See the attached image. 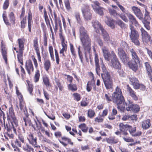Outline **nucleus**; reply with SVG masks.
Wrapping results in <instances>:
<instances>
[{
	"label": "nucleus",
	"mask_w": 152,
	"mask_h": 152,
	"mask_svg": "<svg viewBox=\"0 0 152 152\" xmlns=\"http://www.w3.org/2000/svg\"><path fill=\"white\" fill-rule=\"evenodd\" d=\"M18 41L19 47V52H23L24 45L23 40L22 39H18Z\"/></svg>",
	"instance_id": "30"
},
{
	"label": "nucleus",
	"mask_w": 152,
	"mask_h": 152,
	"mask_svg": "<svg viewBox=\"0 0 152 152\" xmlns=\"http://www.w3.org/2000/svg\"><path fill=\"white\" fill-rule=\"evenodd\" d=\"M83 14L85 19L86 20H90L91 18V14L89 12L88 7H84L82 9Z\"/></svg>",
	"instance_id": "11"
},
{
	"label": "nucleus",
	"mask_w": 152,
	"mask_h": 152,
	"mask_svg": "<svg viewBox=\"0 0 152 152\" xmlns=\"http://www.w3.org/2000/svg\"><path fill=\"white\" fill-rule=\"evenodd\" d=\"M117 23L122 28H124L126 27V24L120 20H118Z\"/></svg>",
	"instance_id": "51"
},
{
	"label": "nucleus",
	"mask_w": 152,
	"mask_h": 152,
	"mask_svg": "<svg viewBox=\"0 0 152 152\" xmlns=\"http://www.w3.org/2000/svg\"><path fill=\"white\" fill-rule=\"evenodd\" d=\"M79 127L81 129L82 131L85 133L88 131V127L86 126L84 124H81L79 126Z\"/></svg>",
	"instance_id": "45"
},
{
	"label": "nucleus",
	"mask_w": 152,
	"mask_h": 152,
	"mask_svg": "<svg viewBox=\"0 0 152 152\" xmlns=\"http://www.w3.org/2000/svg\"><path fill=\"white\" fill-rule=\"evenodd\" d=\"M49 51L51 59L53 61H54V57L53 54V47L51 46H50L49 47Z\"/></svg>",
	"instance_id": "44"
},
{
	"label": "nucleus",
	"mask_w": 152,
	"mask_h": 152,
	"mask_svg": "<svg viewBox=\"0 0 152 152\" xmlns=\"http://www.w3.org/2000/svg\"><path fill=\"white\" fill-rule=\"evenodd\" d=\"M147 19H144L142 20V22L144 24V27L148 30H150V22L146 20Z\"/></svg>",
	"instance_id": "32"
},
{
	"label": "nucleus",
	"mask_w": 152,
	"mask_h": 152,
	"mask_svg": "<svg viewBox=\"0 0 152 152\" xmlns=\"http://www.w3.org/2000/svg\"><path fill=\"white\" fill-rule=\"evenodd\" d=\"M94 61L95 66V71L97 74L100 76V69L99 64V60L97 54L96 53H95Z\"/></svg>",
	"instance_id": "13"
},
{
	"label": "nucleus",
	"mask_w": 152,
	"mask_h": 152,
	"mask_svg": "<svg viewBox=\"0 0 152 152\" xmlns=\"http://www.w3.org/2000/svg\"><path fill=\"white\" fill-rule=\"evenodd\" d=\"M40 77L39 71V70H37L35 74L34 78V81L35 83H37Z\"/></svg>",
	"instance_id": "42"
},
{
	"label": "nucleus",
	"mask_w": 152,
	"mask_h": 152,
	"mask_svg": "<svg viewBox=\"0 0 152 152\" xmlns=\"http://www.w3.org/2000/svg\"><path fill=\"white\" fill-rule=\"evenodd\" d=\"M10 121V123L7 124L6 125H4L5 129L8 132H10L12 129H13L14 132L16 134V128L18 126V121L12 120Z\"/></svg>",
	"instance_id": "5"
},
{
	"label": "nucleus",
	"mask_w": 152,
	"mask_h": 152,
	"mask_svg": "<svg viewBox=\"0 0 152 152\" xmlns=\"http://www.w3.org/2000/svg\"><path fill=\"white\" fill-rule=\"evenodd\" d=\"M151 126L149 119L143 120L141 122V126L142 129L145 130L148 129Z\"/></svg>",
	"instance_id": "22"
},
{
	"label": "nucleus",
	"mask_w": 152,
	"mask_h": 152,
	"mask_svg": "<svg viewBox=\"0 0 152 152\" xmlns=\"http://www.w3.org/2000/svg\"><path fill=\"white\" fill-rule=\"evenodd\" d=\"M127 91H128L130 96L132 98L135 100H136L138 99L134 91L129 86V85L127 86Z\"/></svg>",
	"instance_id": "25"
},
{
	"label": "nucleus",
	"mask_w": 152,
	"mask_h": 152,
	"mask_svg": "<svg viewBox=\"0 0 152 152\" xmlns=\"http://www.w3.org/2000/svg\"><path fill=\"white\" fill-rule=\"evenodd\" d=\"M113 102L115 103L118 110L121 112H124L125 110V106H126V110L128 111H132L133 103L130 101L129 103H126L125 101L121 91L119 88L117 87L115 91L112 94Z\"/></svg>",
	"instance_id": "1"
},
{
	"label": "nucleus",
	"mask_w": 152,
	"mask_h": 152,
	"mask_svg": "<svg viewBox=\"0 0 152 152\" xmlns=\"http://www.w3.org/2000/svg\"><path fill=\"white\" fill-rule=\"evenodd\" d=\"M9 18L10 21L13 24H15V19L14 17V15L13 13L12 12H11L9 14Z\"/></svg>",
	"instance_id": "43"
},
{
	"label": "nucleus",
	"mask_w": 152,
	"mask_h": 152,
	"mask_svg": "<svg viewBox=\"0 0 152 152\" xmlns=\"http://www.w3.org/2000/svg\"><path fill=\"white\" fill-rule=\"evenodd\" d=\"M43 81L44 84L47 87H49L50 85L49 80L46 75L42 77Z\"/></svg>",
	"instance_id": "33"
},
{
	"label": "nucleus",
	"mask_w": 152,
	"mask_h": 152,
	"mask_svg": "<svg viewBox=\"0 0 152 152\" xmlns=\"http://www.w3.org/2000/svg\"><path fill=\"white\" fill-rule=\"evenodd\" d=\"M1 53L3 58L5 61V62L7 63V49L5 47V45L3 42L2 41L1 44Z\"/></svg>",
	"instance_id": "17"
},
{
	"label": "nucleus",
	"mask_w": 152,
	"mask_h": 152,
	"mask_svg": "<svg viewBox=\"0 0 152 152\" xmlns=\"http://www.w3.org/2000/svg\"><path fill=\"white\" fill-rule=\"evenodd\" d=\"M55 82L58 87L59 88V90L60 91H62L64 88L63 86L61 85V83L59 82L58 80H56Z\"/></svg>",
	"instance_id": "60"
},
{
	"label": "nucleus",
	"mask_w": 152,
	"mask_h": 152,
	"mask_svg": "<svg viewBox=\"0 0 152 152\" xmlns=\"http://www.w3.org/2000/svg\"><path fill=\"white\" fill-rule=\"evenodd\" d=\"M92 81H88L87 83L86 90L88 92L90 91L91 90V87H92Z\"/></svg>",
	"instance_id": "52"
},
{
	"label": "nucleus",
	"mask_w": 152,
	"mask_h": 152,
	"mask_svg": "<svg viewBox=\"0 0 152 152\" xmlns=\"http://www.w3.org/2000/svg\"><path fill=\"white\" fill-rule=\"evenodd\" d=\"M91 5L94 10L101 7L100 6V3L96 1H93L92 4Z\"/></svg>",
	"instance_id": "39"
},
{
	"label": "nucleus",
	"mask_w": 152,
	"mask_h": 152,
	"mask_svg": "<svg viewBox=\"0 0 152 152\" xmlns=\"http://www.w3.org/2000/svg\"><path fill=\"white\" fill-rule=\"evenodd\" d=\"M104 10L103 8L101 7L94 10L96 13L100 15H104L103 10Z\"/></svg>",
	"instance_id": "38"
},
{
	"label": "nucleus",
	"mask_w": 152,
	"mask_h": 152,
	"mask_svg": "<svg viewBox=\"0 0 152 152\" xmlns=\"http://www.w3.org/2000/svg\"><path fill=\"white\" fill-rule=\"evenodd\" d=\"M26 148H24V151H26L27 152H30L31 151H33L34 149L33 148L29 146L27 144L26 145Z\"/></svg>",
	"instance_id": "62"
},
{
	"label": "nucleus",
	"mask_w": 152,
	"mask_h": 152,
	"mask_svg": "<svg viewBox=\"0 0 152 152\" xmlns=\"http://www.w3.org/2000/svg\"><path fill=\"white\" fill-rule=\"evenodd\" d=\"M75 16L77 23L80 24H81L82 22L80 18L79 13L78 12L75 13Z\"/></svg>",
	"instance_id": "48"
},
{
	"label": "nucleus",
	"mask_w": 152,
	"mask_h": 152,
	"mask_svg": "<svg viewBox=\"0 0 152 152\" xmlns=\"http://www.w3.org/2000/svg\"><path fill=\"white\" fill-rule=\"evenodd\" d=\"M50 66L51 64L50 61L49 60H45L44 64V66L45 69L47 72H48Z\"/></svg>",
	"instance_id": "35"
},
{
	"label": "nucleus",
	"mask_w": 152,
	"mask_h": 152,
	"mask_svg": "<svg viewBox=\"0 0 152 152\" xmlns=\"http://www.w3.org/2000/svg\"><path fill=\"white\" fill-rule=\"evenodd\" d=\"M126 15L129 19V21L132 24H134L136 26H139L138 22L136 20V18L133 15L130 13H127Z\"/></svg>",
	"instance_id": "21"
},
{
	"label": "nucleus",
	"mask_w": 152,
	"mask_h": 152,
	"mask_svg": "<svg viewBox=\"0 0 152 152\" xmlns=\"http://www.w3.org/2000/svg\"><path fill=\"white\" fill-rule=\"evenodd\" d=\"M107 20H105V23L108 26L113 28L114 27V22L113 20L110 18L106 16Z\"/></svg>",
	"instance_id": "26"
},
{
	"label": "nucleus",
	"mask_w": 152,
	"mask_h": 152,
	"mask_svg": "<svg viewBox=\"0 0 152 152\" xmlns=\"http://www.w3.org/2000/svg\"><path fill=\"white\" fill-rule=\"evenodd\" d=\"M23 120L25 122L26 126L28 125L29 126H31L34 130H36V128L34 125L31 123L30 119L28 118L27 115H26L25 117H23Z\"/></svg>",
	"instance_id": "23"
},
{
	"label": "nucleus",
	"mask_w": 152,
	"mask_h": 152,
	"mask_svg": "<svg viewBox=\"0 0 152 152\" xmlns=\"http://www.w3.org/2000/svg\"><path fill=\"white\" fill-rule=\"evenodd\" d=\"M101 68L102 70V73H101L102 77L110 75L105 65L103 63L102 60V63L101 64Z\"/></svg>",
	"instance_id": "18"
},
{
	"label": "nucleus",
	"mask_w": 152,
	"mask_h": 152,
	"mask_svg": "<svg viewBox=\"0 0 152 152\" xmlns=\"http://www.w3.org/2000/svg\"><path fill=\"white\" fill-rule=\"evenodd\" d=\"M132 11L135 15L140 20L143 19V15L140 9L138 7L133 6L132 8Z\"/></svg>",
	"instance_id": "15"
},
{
	"label": "nucleus",
	"mask_w": 152,
	"mask_h": 152,
	"mask_svg": "<svg viewBox=\"0 0 152 152\" xmlns=\"http://www.w3.org/2000/svg\"><path fill=\"white\" fill-rule=\"evenodd\" d=\"M116 3L117 5L118 6V7L120 8V9L123 12L122 13L124 14V15L125 14H126L127 13H126V10H125V8L119 4L118 2Z\"/></svg>",
	"instance_id": "53"
},
{
	"label": "nucleus",
	"mask_w": 152,
	"mask_h": 152,
	"mask_svg": "<svg viewBox=\"0 0 152 152\" xmlns=\"http://www.w3.org/2000/svg\"><path fill=\"white\" fill-rule=\"evenodd\" d=\"M13 108L11 107L9 109V114L7 113V119L9 120H17L16 119L13 112Z\"/></svg>",
	"instance_id": "20"
},
{
	"label": "nucleus",
	"mask_w": 152,
	"mask_h": 152,
	"mask_svg": "<svg viewBox=\"0 0 152 152\" xmlns=\"http://www.w3.org/2000/svg\"><path fill=\"white\" fill-rule=\"evenodd\" d=\"M61 139L62 140L67 141L69 144L71 145H73V142H71V140L69 138L65 137H61Z\"/></svg>",
	"instance_id": "61"
},
{
	"label": "nucleus",
	"mask_w": 152,
	"mask_h": 152,
	"mask_svg": "<svg viewBox=\"0 0 152 152\" xmlns=\"http://www.w3.org/2000/svg\"><path fill=\"white\" fill-rule=\"evenodd\" d=\"M16 94L18 97L19 102L23 101V96L19 92L17 87L16 88Z\"/></svg>",
	"instance_id": "41"
},
{
	"label": "nucleus",
	"mask_w": 152,
	"mask_h": 152,
	"mask_svg": "<svg viewBox=\"0 0 152 152\" xmlns=\"http://www.w3.org/2000/svg\"><path fill=\"white\" fill-rule=\"evenodd\" d=\"M91 23L95 31L97 33H99V29L101 31L102 28H104L100 23L96 20H92Z\"/></svg>",
	"instance_id": "10"
},
{
	"label": "nucleus",
	"mask_w": 152,
	"mask_h": 152,
	"mask_svg": "<svg viewBox=\"0 0 152 152\" xmlns=\"http://www.w3.org/2000/svg\"><path fill=\"white\" fill-rule=\"evenodd\" d=\"M54 50L56 62L57 64H59V58L58 53L56 49H55Z\"/></svg>",
	"instance_id": "58"
},
{
	"label": "nucleus",
	"mask_w": 152,
	"mask_h": 152,
	"mask_svg": "<svg viewBox=\"0 0 152 152\" xmlns=\"http://www.w3.org/2000/svg\"><path fill=\"white\" fill-rule=\"evenodd\" d=\"M80 39L83 49V52L86 58L90 54L91 49V40L87 31L82 26L80 27Z\"/></svg>",
	"instance_id": "2"
},
{
	"label": "nucleus",
	"mask_w": 152,
	"mask_h": 152,
	"mask_svg": "<svg viewBox=\"0 0 152 152\" xmlns=\"http://www.w3.org/2000/svg\"><path fill=\"white\" fill-rule=\"evenodd\" d=\"M118 54L120 57V56H123L126 54V53L123 50L122 48H119L118 49Z\"/></svg>",
	"instance_id": "59"
},
{
	"label": "nucleus",
	"mask_w": 152,
	"mask_h": 152,
	"mask_svg": "<svg viewBox=\"0 0 152 152\" xmlns=\"http://www.w3.org/2000/svg\"><path fill=\"white\" fill-rule=\"evenodd\" d=\"M29 142L34 148H38L39 146L37 144V138L32 134H29L27 137Z\"/></svg>",
	"instance_id": "9"
},
{
	"label": "nucleus",
	"mask_w": 152,
	"mask_h": 152,
	"mask_svg": "<svg viewBox=\"0 0 152 152\" xmlns=\"http://www.w3.org/2000/svg\"><path fill=\"white\" fill-rule=\"evenodd\" d=\"M70 50L72 55L75 58H76V51L74 47V46L73 44L72 43H70Z\"/></svg>",
	"instance_id": "40"
},
{
	"label": "nucleus",
	"mask_w": 152,
	"mask_h": 152,
	"mask_svg": "<svg viewBox=\"0 0 152 152\" xmlns=\"http://www.w3.org/2000/svg\"><path fill=\"white\" fill-rule=\"evenodd\" d=\"M102 117L101 115L100 116L96 117L95 119V121L98 123L102 122L104 119Z\"/></svg>",
	"instance_id": "64"
},
{
	"label": "nucleus",
	"mask_w": 152,
	"mask_h": 152,
	"mask_svg": "<svg viewBox=\"0 0 152 152\" xmlns=\"http://www.w3.org/2000/svg\"><path fill=\"white\" fill-rule=\"evenodd\" d=\"M130 28L131 32L129 33V37L131 40L136 45H139L140 43L138 40L139 35L138 32L135 29L134 26L132 25H130Z\"/></svg>",
	"instance_id": "3"
},
{
	"label": "nucleus",
	"mask_w": 152,
	"mask_h": 152,
	"mask_svg": "<svg viewBox=\"0 0 152 152\" xmlns=\"http://www.w3.org/2000/svg\"><path fill=\"white\" fill-rule=\"evenodd\" d=\"M110 61L111 62V66L113 67L118 69L121 68V65L117 58L110 59Z\"/></svg>",
	"instance_id": "16"
},
{
	"label": "nucleus",
	"mask_w": 152,
	"mask_h": 152,
	"mask_svg": "<svg viewBox=\"0 0 152 152\" xmlns=\"http://www.w3.org/2000/svg\"><path fill=\"white\" fill-rule=\"evenodd\" d=\"M108 10L110 15L111 16H113L115 18H118V16H119L125 22H128V19L124 14L120 13H118L116 11L113 9L109 8Z\"/></svg>",
	"instance_id": "6"
},
{
	"label": "nucleus",
	"mask_w": 152,
	"mask_h": 152,
	"mask_svg": "<svg viewBox=\"0 0 152 152\" xmlns=\"http://www.w3.org/2000/svg\"><path fill=\"white\" fill-rule=\"evenodd\" d=\"M103 53V56L105 59L107 61L110 62V59L116 58V56L113 51H112L110 54L107 49L105 46L102 48Z\"/></svg>",
	"instance_id": "4"
},
{
	"label": "nucleus",
	"mask_w": 152,
	"mask_h": 152,
	"mask_svg": "<svg viewBox=\"0 0 152 152\" xmlns=\"http://www.w3.org/2000/svg\"><path fill=\"white\" fill-rule=\"evenodd\" d=\"M3 18L4 21V22L7 25H10V24L8 21L7 18L6 16L5 15L4 13L3 14Z\"/></svg>",
	"instance_id": "63"
},
{
	"label": "nucleus",
	"mask_w": 152,
	"mask_h": 152,
	"mask_svg": "<svg viewBox=\"0 0 152 152\" xmlns=\"http://www.w3.org/2000/svg\"><path fill=\"white\" fill-rule=\"evenodd\" d=\"M102 78L106 88L108 89L111 88L113 86V80L110 75L102 77Z\"/></svg>",
	"instance_id": "8"
},
{
	"label": "nucleus",
	"mask_w": 152,
	"mask_h": 152,
	"mask_svg": "<svg viewBox=\"0 0 152 152\" xmlns=\"http://www.w3.org/2000/svg\"><path fill=\"white\" fill-rule=\"evenodd\" d=\"M104 39L105 41H108L109 40L110 37L107 32L104 28H102L101 31Z\"/></svg>",
	"instance_id": "29"
},
{
	"label": "nucleus",
	"mask_w": 152,
	"mask_h": 152,
	"mask_svg": "<svg viewBox=\"0 0 152 152\" xmlns=\"http://www.w3.org/2000/svg\"><path fill=\"white\" fill-rule=\"evenodd\" d=\"M139 63H136L135 62H132L131 61V62H128V64L130 68L133 71L136 72L138 68L137 64Z\"/></svg>",
	"instance_id": "24"
},
{
	"label": "nucleus",
	"mask_w": 152,
	"mask_h": 152,
	"mask_svg": "<svg viewBox=\"0 0 152 152\" xmlns=\"http://www.w3.org/2000/svg\"><path fill=\"white\" fill-rule=\"evenodd\" d=\"M23 52H19V53L17 54V58L18 60L19 63L22 62L23 61L22 58V55Z\"/></svg>",
	"instance_id": "55"
},
{
	"label": "nucleus",
	"mask_w": 152,
	"mask_h": 152,
	"mask_svg": "<svg viewBox=\"0 0 152 152\" xmlns=\"http://www.w3.org/2000/svg\"><path fill=\"white\" fill-rule=\"evenodd\" d=\"M120 58L124 64H127L129 61V57L126 56V54L120 56Z\"/></svg>",
	"instance_id": "37"
},
{
	"label": "nucleus",
	"mask_w": 152,
	"mask_h": 152,
	"mask_svg": "<svg viewBox=\"0 0 152 152\" xmlns=\"http://www.w3.org/2000/svg\"><path fill=\"white\" fill-rule=\"evenodd\" d=\"M73 96L74 98V99L77 101H79L81 99L80 94L77 93H74L73 94Z\"/></svg>",
	"instance_id": "50"
},
{
	"label": "nucleus",
	"mask_w": 152,
	"mask_h": 152,
	"mask_svg": "<svg viewBox=\"0 0 152 152\" xmlns=\"http://www.w3.org/2000/svg\"><path fill=\"white\" fill-rule=\"evenodd\" d=\"M77 47V50L78 51V54L80 60L81 62L82 63H83V58L82 51L81 50V49H82V48L80 45H79L78 47Z\"/></svg>",
	"instance_id": "34"
},
{
	"label": "nucleus",
	"mask_w": 152,
	"mask_h": 152,
	"mask_svg": "<svg viewBox=\"0 0 152 152\" xmlns=\"http://www.w3.org/2000/svg\"><path fill=\"white\" fill-rule=\"evenodd\" d=\"M130 51L132 58L131 61L136 63H140V58L135 50L133 49H132L130 50Z\"/></svg>",
	"instance_id": "14"
},
{
	"label": "nucleus",
	"mask_w": 152,
	"mask_h": 152,
	"mask_svg": "<svg viewBox=\"0 0 152 152\" xmlns=\"http://www.w3.org/2000/svg\"><path fill=\"white\" fill-rule=\"evenodd\" d=\"M68 88L69 90L72 91H76L77 90V87L76 84L70 83L68 86Z\"/></svg>",
	"instance_id": "36"
},
{
	"label": "nucleus",
	"mask_w": 152,
	"mask_h": 152,
	"mask_svg": "<svg viewBox=\"0 0 152 152\" xmlns=\"http://www.w3.org/2000/svg\"><path fill=\"white\" fill-rule=\"evenodd\" d=\"M38 38L37 37H35L33 40V46L36 52H39V48L38 46Z\"/></svg>",
	"instance_id": "31"
},
{
	"label": "nucleus",
	"mask_w": 152,
	"mask_h": 152,
	"mask_svg": "<svg viewBox=\"0 0 152 152\" xmlns=\"http://www.w3.org/2000/svg\"><path fill=\"white\" fill-rule=\"evenodd\" d=\"M62 48L60 50L59 53L61 54V56L63 57H65V55L64 54V52H66L67 50V45L64 43H61Z\"/></svg>",
	"instance_id": "27"
},
{
	"label": "nucleus",
	"mask_w": 152,
	"mask_h": 152,
	"mask_svg": "<svg viewBox=\"0 0 152 152\" xmlns=\"http://www.w3.org/2000/svg\"><path fill=\"white\" fill-rule=\"evenodd\" d=\"M128 130L130 134L133 137V135H134L136 131V127H134L132 128L130 126V127H129Z\"/></svg>",
	"instance_id": "46"
},
{
	"label": "nucleus",
	"mask_w": 152,
	"mask_h": 152,
	"mask_svg": "<svg viewBox=\"0 0 152 152\" xmlns=\"http://www.w3.org/2000/svg\"><path fill=\"white\" fill-rule=\"evenodd\" d=\"M144 64L148 73V75L149 76H151L152 74V70L149 63L147 62H145Z\"/></svg>",
	"instance_id": "28"
},
{
	"label": "nucleus",
	"mask_w": 152,
	"mask_h": 152,
	"mask_svg": "<svg viewBox=\"0 0 152 152\" xmlns=\"http://www.w3.org/2000/svg\"><path fill=\"white\" fill-rule=\"evenodd\" d=\"M9 4V0H5V1L3 6V8L4 10L7 9Z\"/></svg>",
	"instance_id": "56"
},
{
	"label": "nucleus",
	"mask_w": 152,
	"mask_h": 152,
	"mask_svg": "<svg viewBox=\"0 0 152 152\" xmlns=\"http://www.w3.org/2000/svg\"><path fill=\"white\" fill-rule=\"evenodd\" d=\"M140 107L137 104H133V107L132 111L133 112L136 113L139 111Z\"/></svg>",
	"instance_id": "47"
},
{
	"label": "nucleus",
	"mask_w": 152,
	"mask_h": 152,
	"mask_svg": "<svg viewBox=\"0 0 152 152\" xmlns=\"http://www.w3.org/2000/svg\"><path fill=\"white\" fill-rule=\"evenodd\" d=\"M95 114V112L94 110L89 109L88 112V117L91 118L93 117Z\"/></svg>",
	"instance_id": "49"
},
{
	"label": "nucleus",
	"mask_w": 152,
	"mask_h": 152,
	"mask_svg": "<svg viewBox=\"0 0 152 152\" xmlns=\"http://www.w3.org/2000/svg\"><path fill=\"white\" fill-rule=\"evenodd\" d=\"M64 3L66 7L67 10H69L71 9L69 0H64Z\"/></svg>",
	"instance_id": "57"
},
{
	"label": "nucleus",
	"mask_w": 152,
	"mask_h": 152,
	"mask_svg": "<svg viewBox=\"0 0 152 152\" xmlns=\"http://www.w3.org/2000/svg\"><path fill=\"white\" fill-rule=\"evenodd\" d=\"M142 40L144 43H147L151 40V37L148 33L142 27L140 29Z\"/></svg>",
	"instance_id": "7"
},
{
	"label": "nucleus",
	"mask_w": 152,
	"mask_h": 152,
	"mask_svg": "<svg viewBox=\"0 0 152 152\" xmlns=\"http://www.w3.org/2000/svg\"><path fill=\"white\" fill-rule=\"evenodd\" d=\"M119 126L120 130L122 134L125 135H127V131L128 130L129 127H130V126L126 124L121 123L119 124Z\"/></svg>",
	"instance_id": "12"
},
{
	"label": "nucleus",
	"mask_w": 152,
	"mask_h": 152,
	"mask_svg": "<svg viewBox=\"0 0 152 152\" xmlns=\"http://www.w3.org/2000/svg\"><path fill=\"white\" fill-rule=\"evenodd\" d=\"M26 69L27 70L28 73L30 75V72L34 71V68L32 63L30 60H28L26 63Z\"/></svg>",
	"instance_id": "19"
},
{
	"label": "nucleus",
	"mask_w": 152,
	"mask_h": 152,
	"mask_svg": "<svg viewBox=\"0 0 152 152\" xmlns=\"http://www.w3.org/2000/svg\"><path fill=\"white\" fill-rule=\"evenodd\" d=\"M26 23V18H23V20L20 22V27L22 28H25Z\"/></svg>",
	"instance_id": "54"
}]
</instances>
